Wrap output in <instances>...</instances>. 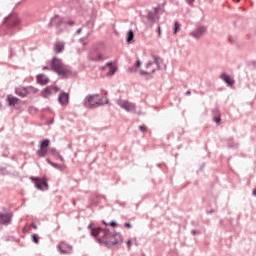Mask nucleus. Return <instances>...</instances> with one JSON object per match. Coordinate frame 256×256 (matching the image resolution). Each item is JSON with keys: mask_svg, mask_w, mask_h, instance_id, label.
<instances>
[{"mask_svg": "<svg viewBox=\"0 0 256 256\" xmlns=\"http://www.w3.org/2000/svg\"><path fill=\"white\" fill-rule=\"evenodd\" d=\"M88 229H90L92 237H95L100 245H105L108 249L123 243V236L119 232H111L108 228L93 227V224H90Z\"/></svg>", "mask_w": 256, "mask_h": 256, "instance_id": "obj_1", "label": "nucleus"}, {"mask_svg": "<svg viewBox=\"0 0 256 256\" xmlns=\"http://www.w3.org/2000/svg\"><path fill=\"white\" fill-rule=\"evenodd\" d=\"M49 67H51V71L57 73V75L62 77V79H68V77H71L73 73L71 66H67L65 63H63V60L57 57H53L51 59Z\"/></svg>", "mask_w": 256, "mask_h": 256, "instance_id": "obj_2", "label": "nucleus"}, {"mask_svg": "<svg viewBox=\"0 0 256 256\" xmlns=\"http://www.w3.org/2000/svg\"><path fill=\"white\" fill-rule=\"evenodd\" d=\"M109 100L99 98V94L87 95L83 100V105L86 109H97L103 105H107Z\"/></svg>", "mask_w": 256, "mask_h": 256, "instance_id": "obj_3", "label": "nucleus"}, {"mask_svg": "<svg viewBox=\"0 0 256 256\" xmlns=\"http://www.w3.org/2000/svg\"><path fill=\"white\" fill-rule=\"evenodd\" d=\"M88 59L89 61H105L107 59V56H105V51L103 50V47L101 46H94L90 49L88 53Z\"/></svg>", "mask_w": 256, "mask_h": 256, "instance_id": "obj_4", "label": "nucleus"}, {"mask_svg": "<svg viewBox=\"0 0 256 256\" xmlns=\"http://www.w3.org/2000/svg\"><path fill=\"white\" fill-rule=\"evenodd\" d=\"M4 25L10 31H15V29H19L21 25V18L17 14H10L8 17L4 19Z\"/></svg>", "mask_w": 256, "mask_h": 256, "instance_id": "obj_5", "label": "nucleus"}, {"mask_svg": "<svg viewBox=\"0 0 256 256\" xmlns=\"http://www.w3.org/2000/svg\"><path fill=\"white\" fill-rule=\"evenodd\" d=\"M161 13H163V10L159 6L149 11L147 14V25H153V23H157V21H159V17H161Z\"/></svg>", "mask_w": 256, "mask_h": 256, "instance_id": "obj_6", "label": "nucleus"}, {"mask_svg": "<svg viewBox=\"0 0 256 256\" xmlns=\"http://www.w3.org/2000/svg\"><path fill=\"white\" fill-rule=\"evenodd\" d=\"M117 105L127 111V113H137V105L133 102H129L128 100L118 99L116 100Z\"/></svg>", "mask_w": 256, "mask_h": 256, "instance_id": "obj_7", "label": "nucleus"}, {"mask_svg": "<svg viewBox=\"0 0 256 256\" xmlns=\"http://www.w3.org/2000/svg\"><path fill=\"white\" fill-rule=\"evenodd\" d=\"M37 91L39 90L33 86H27V87L20 86L15 89V93L16 95H18V97H27V95H35Z\"/></svg>", "mask_w": 256, "mask_h": 256, "instance_id": "obj_8", "label": "nucleus"}, {"mask_svg": "<svg viewBox=\"0 0 256 256\" xmlns=\"http://www.w3.org/2000/svg\"><path fill=\"white\" fill-rule=\"evenodd\" d=\"M51 141L49 139L41 140L39 143V148L36 152L38 157H46L47 153L49 152V144Z\"/></svg>", "mask_w": 256, "mask_h": 256, "instance_id": "obj_9", "label": "nucleus"}, {"mask_svg": "<svg viewBox=\"0 0 256 256\" xmlns=\"http://www.w3.org/2000/svg\"><path fill=\"white\" fill-rule=\"evenodd\" d=\"M33 183L35 184L36 189L39 191H47L49 189V184H47V178H32Z\"/></svg>", "mask_w": 256, "mask_h": 256, "instance_id": "obj_10", "label": "nucleus"}, {"mask_svg": "<svg viewBox=\"0 0 256 256\" xmlns=\"http://www.w3.org/2000/svg\"><path fill=\"white\" fill-rule=\"evenodd\" d=\"M57 251H59L60 255H71L73 253V246L62 241L57 245Z\"/></svg>", "mask_w": 256, "mask_h": 256, "instance_id": "obj_11", "label": "nucleus"}, {"mask_svg": "<svg viewBox=\"0 0 256 256\" xmlns=\"http://www.w3.org/2000/svg\"><path fill=\"white\" fill-rule=\"evenodd\" d=\"M153 65H156L157 69H165V64H163V59L161 57L152 55V61H148L146 64V69H149L150 67H153Z\"/></svg>", "mask_w": 256, "mask_h": 256, "instance_id": "obj_12", "label": "nucleus"}, {"mask_svg": "<svg viewBox=\"0 0 256 256\" xmlns=\"http://www.w3.org/2000/svg\"><path fill=\"white\" fill-rule=\"evenodd\" d=\"M205 33H207V27L198 26L194 31L190 33V35L194 39H201L205 35Z\"/></svg>", "mask_w": 256, "mask_h": 256, "instance_id": "obj_13", "label": "nucleus"}, {"mask_svg": "<svg viewBox=\"0 0 256 256\" xmlns=\"http://www.w3.org/2000/svg\"><path fill=\"white\" fill-rule=\"evenodd\" d=\"M50 24L52 27H57L58 29H61V27H65V19H63L59 15H55L52 19Z\"/></svg>", "mask_w": 256, "mask_h": 256, "instance_id": "obj_14", "label": "nucleus"}, {"mask_svg": "<svg viewBox=\"0 0 256 256\" xmlns=\"http://www.w3.org/2000/svg\"><path fill=\"white\" fill-rule=\"evenodd\" d=\"M58 102L62 106L69 105V94L65 92H61L58 96Z\"/></svg>", "mask_w": 256, "mask_h": 256, "instance_id": "obj_15", "label": "nucleus"}, {"mask_svg": "<svg viewBox=\"0 0 256 256\" xmlns=\"http://www.w3.org/2000/svg\"><path fill=\"white\" fill-rule=\"evenodd\" d=\"M53 91L54 93H57V87H50V88L44 89L42 91V97H44L45 99H49V97L53 95Z\"/></svg>", "mask_w": 256, "mask_h": 256, "instance_id": "obj_16", "label": "nucleus"}, {"mask_svg": "<svg viewBox=\"0 0 256 256\" xmlns=\"http://www.w3.org/2000/svg\"><path fill=\"white\" fill-rule=\"evenodd\" d=\"M220 79H222V81H225L228 87H232V85H235V80H233L232 77L226 73L221 74Z\"/></svg>", "mask_w": 256, "mask_h": 256, "instance_id": "obj_17", "label": "nucleus"}, {"mask_svg": "<svg viewBox=\"0 0 256 256\" xmlns=\"http://www.w3.org/2000/svg\"><path fill=\"white\" fill-rule=\"evenodd\" d=\"M36 79L39 85H47V83H49V77L45 74H38Z\"/></svg>", "mask_w": 256, "mask_h": 256, "instance_id": "obj_18", "label": "nucleus"}, {"mask_svg": "<svg viewBox=\"0 0 256 256\" xmlns=\"http://www.w3.org/2000/svg\"><path fill=\"white\" fill-rule=\"evenodd\" d=\"M0 223L2 225H9V223H11V214L9 213L0 214Z\"/></svg>", "mask_w": 256, "mask_h": 256, "instance_id": "obj_19", "label": "nucleus"}, {"mask_svg": "<svg viewBox=\"0 0 256 256\" xmlns=\"http://www.w3.org/2000/svg\"><path fill=\"white\" fill-rule=\"evenodd\" d=\"M65 51V44L63 42H56L54 44V53L59 54Z\"/></svg>", "mask_w": 256, "mask_h": 256, "instance_id": "obj_20", "label": "nucleus"}, {"mask_svg": "<svg viewBox=\"0 0 256 256\" xmlns=\"http://www.w3.org/2000/svg\"><path fill=\"white\" fill-rule=\"evenodd\" d=\"M46 161H47L48 165H51V167H54V169H57L58 171L65 170V165H63V164L54 163L49 158H47Z\"/></svg>", "mask_w": 256, "mask_h": 256, "instance_id": "obj_21", "label": "nucleus"}, {"mask_svg": "<svg viewBox=\"0 0 256 256\" xmlns=\"http://www.w3.org/2000/svg\"><path fill=\"white\" fill-rule=\"evenodd\" d=\"M7 103L10 107H15V105H17V103H19V98L14 97L12 95H9L7 97Z\"/></svg>", "mask_w": 256, "mask_h": 256, "instance_id": "obj_22", "label": "nucleus"}, {"mask_svg": "<svg viewBox=\"0 0 256 256\" xmlns=\"http://www.w3.org/2000/svg\"><path fill=\"white\" fill-rule=\"evenodd\" d=\"M106 66H109L110 69L107 72V77H112V75H115V71H117V69H115V66H113V62L106 63Z\"/></svg>", "mask_w": 256, "mask_h": 256, "instance_id": "obj_23", "label": "nucleus"}, {"mask_svg": "<svg viewBox=\"0 0 256 256\" xmlns=\"http://www.w3.org/2000/svg\"><path fill=\"white\" fill-rule=\"evenodd\" d=\"M133 39H135V33H133V30H129L126 35V41L127 43L131 44L133 43Z\"/></svg>", "mask_w": 256, "mask_h": 256, "instance_id": "obj_24", "label": "nucleus"}, {"mask_svg": "<svg viewBox=\"0 0 256 256\" xmlns=\"http://www.w3.org/2000/svg\"><path fill=\"white\" fill-rule=\"evenodd\" d=\"M139 67H141V60H137L134 67L129 68V71L131 73H137V69H139Z\"/></svg>", "mask_w": 256, "mask_h": 256, "instance_id": "obj_25", "label": "nucleus"}, {"mask_svg": "<svg viewBox=\"0 0 256 256\" xmlns=\"http://www.w3.org/2000/svg\"><path fill=\"white\" fill-rule=\"evenodd\" d=\"M48 153H50V155H53L54 157H58L59 155V151H57V149L55 148H49Z\"/></svg>", "mask_w": 256, "mask_h": 256, "instance_id": "obj_26", "label": "nucleus"}, {"mask_svg": "<svg viewBox=\"0 0 256 256\" xmlns=\"http://www.w3.org/2000/svg\"><path fill=\"white\" fill-rule=\"evenodd\" d=\"M179 30H180L179 22H175V24L173 26V33H174V35H177V33H179Z\"/></svg>", "mask_w": 256, "mask_h": 256, "instance_id": "obj_27", "label": "nucleus"}, {"mask_svg": "<svg viewBox=\"0 0 256 256\" xmlns=\"http://www.w3.org/2000/svg\"><path fill=\"white\" fill-rule=\"evenodd\" d=\"M32 241H33V243H35L36 245H38V243H39V235H37V234H32Z\"/></svg>", "mask_w": 256, "mask_h": 256, "instance_id": "obj_28", "label": "nucleus"}, {"mask_svg": "<svg viewBox=\"0 0 256 256\" xmlns=\"http://www.w3.org/2000/svg\"><path fill=\"white\" fill-rule=\"evenodd\" d=\"M65 25L73 26L75 25V22L73 20H68V21H65Z\"/></svg>", "mask_w": 256, "mask_h": 256, "instance_id": "obj_29", "label": "nucleus"}, {"mask_svg": "<svg viewBox=\"0 0 256 256\" xmlns=\"http://www.w3.org/2000/svg\"><path fill=\"white\" fill-rule=\"evenodd\" d=\"M124 227H126L127 229H132L133 225H131V223H129V222H126V223H124Z\"/></svg>", "mask_w": 256, "mask_h": 256, "instance_id": "obj_30", "label": "nucleus"}, {"mask_svg": "<svg viewBox=\"0 0 256 256\" xmlns=\"http://www.w3.org/2000/svg\"><path fill=\"white\" fill-rule=\"evenodd\" d=\"M185 1L186 3H188L190 7H193V4L195 3V0H185Z\"/></svg>", "mask_w": 256, "mask_h": 256, "instance_id": "obj_31", "label": "nucleus"}, {"mask_svg": "<svg viewBox=\"0 0 256 256\" xmlns=\"http://www.w3.org/2000/svg\"><path fill=\"white\" fill-rule=\"evenodd\" d=\"M214 121H215V123H217V125H219V123L221 122V118L216 116V117H214Z\"/></svg>", "mask_w": 256, "mask_h": 256, "instance_id": "obj_32", "label": "nucleus"}, {"mask_svg": "<svg viewBox=\"0 0 256 256\" xmlns=\"http://www.w3.org/2000/svg\"><path fill=\"white\" fill-rule=\"evenodd\" d=\"M139 130L142 131V133H145V131H147V127L145 126H139Z\"/></svg>", "mask_w": 256, "mask_h": 256, "instance_id": "obj_33", "label": "nucleus"}, {"mask_svg": "<svg viewBox=\"0 0 256 256\" xmlns=\"http://www.w3.org/2000/svg\"><path fill=\"white\" fill-rule=\"evenodd\" d=\"M43 71H51V66H44L43 67Z\"/></svg>", "mask_w": 256, "mask_h": 256, "instance_id": "obj_34", "label": "nucleus"}, {"mask_svg": "<svg viewBox=\"0 0 256 256\" xmlns=\"http://www.w3.org/2000/svg\"><path fill=\"white\" fill-rule=\"evenodd\" d=\"M149 72L145 71V70H140V75H148Z\"/></svg>", "mask_w": 256, "mask_h": 256, "instance_id": "obj_35", "label": "nucleus"}, {"mask_svg": "<svg viewBox=\"0 0 256 256\" xmlns=\"http://www.w3.org/2000/svg\"><path fill=\"white\" fill-rule=\"evenodd\" d=\"M109 225H111V227H117V222L111 221Z\"/></svg>", "mask_w": 256, "mask_h": 256, "instance_id": "obj_36", "label": "nucleus"}, {"mask_svg": "<svg viewBox=\"0 0 256 256\" xmlns=\"http://www.w3.org/2000/svg\"><path fill=\"white\" fill-rule=\"evenodd\" d=\"M58 159H60V161H61L62 163H65V158H63V156L58 155Z\"/></svg>", "mask_w": 256, "mask_h": 256, "instance_id": "obj_37", "label": "nucleus"}, {"mask_svg": "<svg viewBox=\"0 0 256 256\" xmlns=\"http://www.w3.org/2000/svg\"><path fill=\"white\" fill-rule=\"evenodd\" d=\"M191 234H192V235H199V231H197V230H191Z\"/></svg>", "mask_w": 256, "mask_h": 256, "instance_id": "obj_38", "label": "nucleus"}, {"mask_svg": "<svg viewBox=\"0 0 256 256\" xmlns=\"http://www.w3.org/2000/svg\"><path fill=\"white\" fill-rule=\"evenodd\" d=\"M83 31V28H79L77 31H76V35H80V33Z\"/></svg>", "mask_w": 256, "mask_h": 256, "instance_id": "obj_39", "label": "nucleus"}, {"mask_svg": "<svg viewBox=\"0 0 256 256\" xmlns=\"http://www.w3.org/2000/svg\"><path fill=\"white\" fill-rule=\"evenodd\" d=\"M107 67H109V66H107V64H106L105 66L100 67V69H101V71H105V69H107Z\"/></svg>", "mask_w": 256, "mask_h": 256, "instance_id": "obj_40", "label": "nucleus"}, {"mask_svg": "<svg viewBox=\"0 0 256 256\" xmlns=\"http://www.w3.org/2000/svg\"><path fill=\"white\" fill-rule=\"evenodd\" d=\"M31 227H32L33 229H37V224L32 223V224H31Z\"/></svg>", "mask_w": 256, "mask_h": 256, "instance_id": "obj_41", "label": "nucleus"}, {"mask_svg": "<svg viewBox=\"0 0 256 256\" xmlns=\"http://www.w3.org/2000/svg\"><path fill=\"white\" fill-rule=\"evenodd\" d=\"M126 245H128V247H131V240H128V241L126 242Z\"/></svg>", "mask_w": 256, "mask_h": 256, "instance_id": "obj_42", "label": "nucleus"}, {"mask_svg": "<svg viewBox=\"0 0 256 256\" xmlns=\"http://www.w3.org/2000/svg\"><path fill=\"white\" fill-rule=\"evenodd\" d=\"M252 194L254 195V197H256V188L253 189Z\"/></svg>", "mask_w": 256, "mask_h": 256, "instance_id": "obj_43", "label": "nucleus"}, {"mask_svg": "<svg viewBox=\"0 0 256 256\" xmlns=\"http://www.w3.org/2000/svg\"><path fill=\"white\" fill-rule=\"evenodd\" d=\"M158 34L161 35V27H158Z\"/></svg>", "mask_w": 256, "mask_h": 256, "instance_id": "obj_44", "label": "nucleus"}, {"mask_svg": "<svg viewBox=\"0 0 256 256\" xmlns=\"http://www.w3.org/2000/svg\"><path fill=\"white\" fill-rule=\"evenodd\" d=\"M186 95H191V92H190V90H188L187 92H186Z\"/></svg>", "mask_w": 256, "mask_h": 256, "instance_id": "obj_45", "label": "nucleus"}, {"mask_svg": "<svg viewBox=\"0 0 256 256\" xmlns=\"http://www.w3.org/2000/svg\"><path fill=\"white\" fill-rule=\"evenodd\" d=\"M230 43H233V40H231V38L229 39Z\"/></svg>", "mask_w": 256, "mask_h": 256, "instance_id": "obj_46", "label": "nucleus"}, {"mask_svg": "<svg viewBox=\"0 0 256 256\" xmlns=\"http://www.w3.org/2000/svg\"><path fill=\"white\" fill-rule=\"evenodd\" d=\"M234 1H236L237 3H239V1H241V0H234Z\"/></svg>", "mask_w": 256, "mask_h": 256, "instance_id": "obj_47", "label": "nucleus"}, {"mask_svg": "<svg viewBox=\"0 0 256 256\" xmlns=\"http://www.w3.org/2000/svg\"><path fill=\"white\" fill-rule=\"evenodd\" d=\"M80 43H83V39H80Z\"/></svg>", "mask_w": 256, "mask_h": 256, "instance_id": "obj_48", "label": "nucleus"}, {"mask_svg": "<svg viewBox=\"0 0 256 256\" xmlns=\"http://www.w3.org/2000/svg\"><path fill=\"white\" fill-rule=\"evenodd\" d=\"M152 73H155V69L152 70Z\"/></svg>", "mask_w": 256, "mask_h": 256, "instance_id": "obj_49", "label": "nucleus"}]
</instances>
